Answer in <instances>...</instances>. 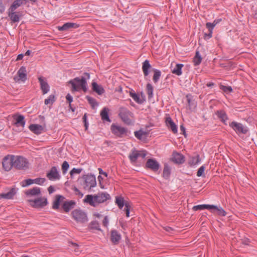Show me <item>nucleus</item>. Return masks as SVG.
<instances>
[{
    "mask_svg": "<svg viewBox=\"0 0 257 257\" xmlns=\"http://www.w3.org/2000/svg\"><path fill=\"white\" fill-rule=\"evenodd\" d=\"M84 76L80 77H76L69 81V83L72 85V91H79L82 90L84 92H86L87 88V79L90 78V74L85 72L83 74Z\"/></svg>",
    "mask_w": 257,
    "mask_h": 257,
    "instance_id": "obj_1",
    "label": "nucleus"
},
{
    "mask_svg": "<svg viewBox=\"0 0 257 257\" xmlns=\"http://www.w3.org/2000/svg\"><path fill=\"white\" fill-rule=\"evenodd\" d=\"M110 198L109 194L106 192H101L94 195H87L84 199V202L93 207H96L98 204L103 203Z\"/></svg>",
    "mask_w": 257,
    "mask_h": 257,
    "instance_id": "obj_2",
    "label": "nucleus"
},
{
    "mask_svg": "<svg viewBox=\"0 0 257 257\" xmlns=\"http://www.w3.org/2000/svg\"><path fill=\"white\" fill-rule=\"evenodd\" d=\"M118 115L121 120L126 124H132L134 122L133 113L126 108L120 107L119 109Z\"/></svg>",
    "mask_w": 257,
    "mask_h": 257,
    "instance_id": "obj_3",
    "label": "nucleus"
},
{
    "mask_svg": "<svg viewBox=\"0 0 257 257\" xmlns=\"http://www.w3.org/2000/svg\"><path fill=\"white\" fill-rule=\"evenodd\" d=\"M84 180L83 184V188L85 190H90L96 185V179L94 175H86L82 177Z\"/></svg>",
    "mask_w": 257,
    "mask_h": 257,
    "instance_id": "obj_4",
    "label": "nucleus"
},
{
    "mask_svg": "<svg viewBox=\"0 0 257 257\" xmlns=\"http://www.w3.org/2000/svg\"><path fill=\"white\" fill-rule=\"evenodd\" d=\"M13 158L14 161V168L20 170L28 167V162L24 157L13 155Z\"/></svg>",
    "mask_w": 257,
    "mask_h": 257,
    "instance_id": "obj_5",
    "label": "nucleus"
},
{
    "mask_svg": "<svg viewBox=\"0 0 257 257\" xmlns=\"http://www.w3.org/2000/svg\"><path fill=\"white\" fill-rule=\"evenodd\" d=\"M73 218L78 222L84 223L87 221L86 214L80 209H75L71 213Z\"/></svg>",
    "mask_w": 257,
    "mask_h": 257,
    "instance_id": "obj_6",
    "label": "nucleus"
},
{
    "mask_svg": "<svg viewBox=\"0 0 257 257\" xmlns=\"http://www.w3.org/2000/svg\"><path fill=\"white\" fill-rule=\"evenodd\" d=\"M13 155H8L3 160V167L6 171H10L14 167Z\"/></svg>",
    "mask_w": 257,
    "mask_h": 257,
    "instance_id": "obj_7",
    "label": "nucleus"
},
{
    "mask_svg": "<svg viewBox=\"0 0 257 257\" xmlns=\"http://www.w3.org/2000/svg\"><path fill=\"white\" fill-rule=\"evenodd\" d=\"M30 205L35 208H40L45 206L48 202L45 197H39L35 200H29Z\"/></svg>",
    "mask_w": 257,
    "mask_h": 257,
    "instance_id": "obj_8",
    "label": "nucleus"
},
{
    "mask_svg": "<svg viewBox=\"0 0 257 257\" xmlns=\"http://www.w3.org/2000/svg\"><path fill=\"white\" fill-rule=\"evenodd\" d=\"M229 126L232 127L237 134H245L248 131L246 127H244L241 123L235 121H232L229 124Z\"/></svg>",
    "mask_w": 257,
    "mask_h": 257,
    "instance_id": "obj_9",
    "label": "nucleus"
},
{
    "mask_svg": "<svg viewBox=\"0 0 257 257\" xmlns=\"http://www.w3.org/2000/svg\"><path fill=\"white\" fill-rule=\"evenodd\" d=\"M18 76H15L14 80L16 82L22 81L24 82L27 80V72L26 68L22 66L17 72Z\"/></svg>",
    "mask_w": 257,
    "mask_h": 257,
    "instance_id": "obj_10",
    "label": "nucleus"
},
{
    "mask_svg": "<svg viewBox=\"0 0 257 257\" xmlns=\"http://www.w3.org/2000/svg\"><path fill=\"white\" fill-rule=\"evenodd\" d=\"M111 130L113 134L119 137H122L127 132L126 129L124 127L113 124L111 126Z\"/></svg>",
    "mask_w": 257,
    "mask_h": 257,
    "instance_id": "obj_11",
    "label": "nucleus"
},
{
    "mask_svg": "<svg viewBox=\"0 0 257 257\" xmlns=\"http://www.w3.org/2000/svg\"><path fill=\"white\" fill-rule=\"evenodd\" d=\"M146 166L154 172L157 171L160 168L159 163L155 159H149L146 162Z\"/></svg>",
    "mask_w": 257,
    "mask_h": 257,
    "instance_id": "obj_12",
    "label": "nucleus"
},
{
    "mask_svg": "<svg viewBox=\"0 0 257 257\" xmlns=\"http://www.w3.org/2000/svg\"><path fill=\"white\" fill-rule=\"evenodd\" d=\"M47 177L50 180H56L60 178V176L56 167H53L47 173Z\"/></svg>",
    "mask_w": 257,
    "mask_h": 257,
    "instance_id": "obj_13",
    "label": "nucleus"
},
{
    "mask_svg": "<svg viewBox=\"0 0 257 257\" xmlns=\"http://www.w3.org/2000/svg\"><path fill=\"white\" fill-rule=\"evenodd\" d=\"M15 11V10L12 11L11 9H8V16L13 23L19 22L21 17L20 13L16 12Z\"/></svg>",
    "mask_w": 257,
    "mask_h": 257,
    "instance_id": "obj_14",
    "label": "nucleus"
},
{
    "mask_svg": "<svg viewBox=\"0 0 257 257\" xmlns=\"http://www.w3.org/2000/svg\"><path fill=\"white\" fill-rule=\"evenodd\" d=\"M38 80L40 83L41 89L42 91L43 94H45L47 93L49 91L50 87L46 78L42 76H40L38 77Z\"/></svg>",
    "mask_w": 257,
    "mask_h": 257,
    "instance_id": "obj_15",
    "label": "nucleus"
},
{
    "mask_svg": "<svg viewBox=\"0 0 257 257\" xmlns=\"http://www.w3.org/2000/svg\"><path fill=\"white\" fill-rule=\"evenodd\" d=\"M13 118L15 120L14 124L18 126L24 127L25 125V117L23 115L16 114L13 115Z\"/></svg>",
    "mask_w": 257,
    "mask_h": 257,
    "instance_id": "obj_16",
    "label": "nucleus"
},
{
    "mask_svg": "<svg viewBox=\"0 0 257 257\" xmlns=\"http://www.w3.org/2000/svg\"><path fill=\"white\" fill-rule=\"evenodd\" d=\"M121 238V234L116 230H112L110 232V240L114 244H117Z\"/></svg>",
    "mask_w": 257,
    "mask_h": 257,
    "instance_id": "obj_17",
    "label": "nucleus"
},
{
    "mask_svg": "<svg viewBox=\"0 0 257 257\" xmlns=\"http://www.w3.org/2000/svg\"><path fill=\"white\" fill-rule=\"evenodd\" d=\"M172 160L175 163L181 164L185 162V157L181 154L174 152L172 155Z\"/></svg>",
    "mask_w": 257,
    "mask_h": 257,
    "instance_id": "obj_18",
    "label": "nucleus"
},
{
    "mask_svg": "<svg viewBox=\"0 0 257 257\" xmlns=\"http://www.w3.org/2000/svg\"><path fill=\"white\" fill-rule=\"evenodd\" d=\"M29 128L31 132L37 135L41 134L44 131V127L40 124H32L29 125Z\"/></svg>",
    "mask_w": 257,
    "mask_h": 257,
    "instance_id": "obj_19",
    "label": "nucleus"
},
{
    "mask_svg": "<svg viewBox=\"0 0 257 257\" xmlns=\"http://www.w3.org/2000/svg\"><path fill=\"white\" fill-rule=\"evenodd\" d=\"M64 199V196L60 195H56L53 203V208L55 210L58 209L60 204L63 203Z\"/></svg>",
    "mask_w": 257,
    "mask_h": 257,
    "instance_id": "obj_20",
    "label": "nucleus"
},
{
    "mask_svg": "<svg viewBox=\"0 0 257 257\" xmlns=\"http://www.w3.org/2000/svg\"><path fill=\"white\" fill-rule=\"evenodd\" d=\"M166 123L167 126L170 128L173 133H177V127L170 116L166 118Z\"/></svg>",
    "mask_w": 257,
    "mask_h": 257,
    "instance_id": "obj_21",
    "label": "nucleus"
},
{
    "mask_svg": "<svg viewBox=\"0 0 257 257\" xmlns=\"http://www.w3.org/2000/svg\"><path fill=\"white\" fill-rule=\"evenodd\" d=\"M79 27V25L73 23H66L62 26L58 27L59 31H66L72 28H77Z\"/></svg>",
    "mask_w": 257,
    "mask_h": 257,
    "instance_id": "obj_22",
    "label": "nucleus"
},
{
    "mask_svg": "<svg viewBox=\"0 0 257 257\" xmlns=\"http://www.w3.org/2000/svg\"><path fill=\"white\" fill-rule=\"evenodd\" d=\"M16 190L14 188H11L9 192L0 194V198L10 199L13 198L16 194Z\"/></svg>",
    "mask_w": 257,
    "mask_h": 257,
    "instance_id": "obj_23",
    "label": "nucleus"
},
{
    "mask_svg": "<svg viewBox=\"0 0 257 257\" xmlns=\"http://www.w3.org/2000/svg\"><path fill=\"white\" fill-rule=\"evenodd\" d=\"M75 202L73 201H64L62 204V208L66 212H69L72 208H73L75 205Z\"/></svg>",
    "mask_w": 257,
    "mask_h": 257,
    "instance_id": "obj_24",
    "label": "nucleus"
},
{
    "mask_svg": "<svg viewBox=\"0 0 257 257\" xmlns=\"http://www.w3.org/2000/svg\"><path fill=\"white\" fill-rule=\"evenodd\" d=\"M92 87L93 90L98 95H101L104 92L103 88L101 85L97 84L95 82L92 83Z\"/></svg>",
    "mask_w": 257,
    "mask_h": 257,
    "instance_id": "obj_25",
    "label": "nucleus"
},
{
    "mask_svg": "<svg viewBox=\"0 0 257 257\" xmlns=\"http://www.w3.org/2000/svg\"><path fill=\"white\" fill-rule=\"evenodd\" d=\"M40 193V188L37 187L29 189L26 192V194L28 196H36L39 195Z\"/></svg>",
    "mask_w": 257,
    "mask_h": 257,
    "instance_id": "obj_26",
    "label": "nucleus"
},
{
    "mask_svg": "<svg viewBox=\"0 0 257 257\" xmlns=\"http://www.w3.org/2000/svg\"><path fill=\"white\" fill-rule=\"evenodd\" d=\"M151 68V65H150L149 60H146L143 63L142 70L144 73L145 77L148 76L149 74V70Z\"/></svg>",
    "mask_w": 257,
    "mask_h": 257,
    "instance_id": "obj_27",
    "label": "nucleus"
},
{
    "mask_svg": "<svg viewBox=\"0 0 257 257\" xmlns=\"http://www.w3.org/2000/svg\"><path fill=\"white\" fill-rule=\"evenodd\" d=\"M109 109L107 107H104L102 110L101 111L100 115L101 117V119L103 121H107L108 122H110L111 120L108 116V112Z\"/></svg>",
    "mask_w": 257,
    "mask_h": 257,
    "instance_id": "obj_28",
    "label": "nucleus"
},
{
    "mask_svg": "<svg viewBox=\"0 0 257 257\" xmlns=\"http://www.w3.org/2000/svg\"><path fill=\"white\" fill-rule=\"evenodd\" d=\"M216 114L220 120L226 124V121L228 119V117L225 111L222 110H218L216 111Z\"/></svg>",
    "mask_w": 257,
    "mask_h": 257,
    "instance_id": "obj_29",
    "label": "nucleus"
},
{
    "mask_svg": "<svg viewBox=\"0 0 257 257\" xmlns=\"http://www.w3.org/2000/svg\"><path fill=\"white\" fill-rule=\"evenodd\" d=\"M135 136L139 140H142L145 139L148 134V133L140 130L138 131H136L134 133Z\"/></svg>",
    "mask_w": 257,
    "mask_h": 257,
    "instance_id": "obj_30",
    "label": "nucleus"
},
{
    "mask_svg": "<svg viewBox=\"0 0 257 257\" xmlns=\"http://www.w3.org/2000/svg\"><path fill=\"white\" fill-rule=\"evenodd\" d=\"M200 162L199 155H197L195 156L190 157L189 159L188 163L190 166H195Z\"/></svg>",
    "mask_w": 257,
    "mask_h": 257,
    "instance_id": "obj_31",
    "label": "nucleus"
},
{
    "mask_svg": "<svg viewBox=\"0 0 257 257\" xmlns=\"http://www.w3.org/2000/svg\"><path fill=\"white\" fill-rule=\"evenodd\" d=\"M183 67L182 64H177L176 65L175 67L172 70V72L178 76L182 74V68Z\"/></svg>",
    "mask_w": 257,
    "mask_h": 257,
    "instance_id": "obj_32",
    "label": "nucleus"
},
{
    "mask_svg": "<svg viewBox=\"0 0 257 257\" xmlns=\"http://www.w3.org/2000/svg\"><path fill=\"white\" fill-rule=\"evenodd\" d=\"M128 157L132 162H136L138 158L139 157V151L136 150H133L130 153Z\"/></svg>",
    "mask_w": 257,
    "mask_h": 257,
    "instance_id": "obj_33",
    "label": "nucleus"
},
{
    "mask_svg": "<svg viewBox=\"0 0 257 257\" xmlns=\"http://www.w3.org/2000/svg\"><path fill=\"white\" fill-rule=\"evenodd\" d=\"M130 96L132 98L138 103L142 104L144 102V99L140 97V96L135 92H130Z\"/></svg>",
    "mask_w": 257,
    "mask_h": 257,
    "instance_id": "obj_34",
    "label": "nucleus"
},
{
    "mask_svg": "<svg viewBox=\"0 0 257 257\" xmlns=\"http://www.w3.org/2000/svg\"><path fill=\"white\" fill-rule=\"evenodd\" d=\"M171 174V169L170 167L167 165L165 164L164 166L163 172V177L166 179H168L169 178V176Z\"/></svg>",
    "mask_w": 257,
    "mask_h": 257,
    "instance_id": "obj_35",
    "label": "nucleus"
},
{
    "mask_svg": "<svg viewBox=\"0 0 257 257\" xmlns=\"http://www.w3.org/2000/svg\"><path fill=\"white\" fill-rule=\"evenodd\" d=\"M202 61V58L199 51H196L195 53V55L193 58V63L194 65L197 66L200 64Z\"/></svg>",
    "mask_w": 257,
    "mask_h": 257,
    "instance_id": "obj_36",
    "label": "nucleus"
},
{
    "mask_svg": "<svg viewBox=\"0 0 257 257\" xmlns=\"http://www.w3.org/2000/svg\"><path fill=\"white\" fill-rule=\"evenodd\" d=\"M212 212L222 216H224L226 214L225 211L222 208L218 207L217 206H216V208H214V210L212 211Z\"/></svg>",
    "mask_w": 257,
    "mask_h": 257,
    "instance_id": "obj_37",
    "label": "nucleus"
},
{
    "mask_svg": "<svg viewBox=\"0 0 257 257\" xmlns=\"http://www.w3.org/2000/svg\"><path fill=\"white\" fill-rule=\"evenodd\" d=\"M24 4L22 3L21 0H15L13 3L12 5L9 8L12 10H16L17 8L23 5Z\"/></svg>",
    "mask_w": 257,
    "mask_h": 257,
    "instance_id": "obj_38",
    "label": "nucleus"
},
{
    "mask_svg": "<svg viewBox=\"0 0 257 257\" xmlns=\"http://www.w3.org/2000/svg\"><path fill=\"white\" fill-rule=\"evenodd\" d=\"M115 203L120 209H122L123 206H125L123 198L121 196H117L115 197Z\"/></svg>",
    "mask_w": 257,
    "mask_h": 257,
    "instance_id": "obj_39",
    "label": "nucleus"
},
{
    "mask_svg": "<svg viewBox=\"0 0 257 257\" xmlns=\"http://www.w3.org/2000/svg\"><path fill=\"white\" fill-rule=\"evenodd\" d=\"M153 71L154 73L153 77V80L154 83H156L158 82L161 77V72L158 69H154Z\"/></svg>",
    "mask_w": 257,
    "mask_h": 257,
    "instance_id": "obj_40",
    "label": "nucleus"
},
{
    "mask_svg": "<svg viewBox=\"0 0 257 257\" xmlns=\"http://www.w3.org/2000/svg\"><path fill=\"white\" fill-rule=\"evenodd\" d=\"M221 19H217V20H215L213 23H207L206 24V28L208 29H211V30H212L214 29V27L217 24H218L220 21H221Z\"/></svg>",
    "mask_w": 257,
    "mask_h": 257,
    "instance_id": "obj_41",
    "label": "nucleus"
},
{
    "mask_svg": "<svg viewBox=\"0 0 257 257\" xmlns=\"http://www.w3.org/2000/svg\"><path fill=\"white\" fill-rule=\"evenodd\" d=\"M153 90L152 85L150 83H148L147 84V92L149 99L152 98L153 96Z\"/></svg>",
    "mask_w": 257,
    "mask_h": 257,
    "instance_id": "obj_42",
    "label": "nucleus"
},
{
    "mask_svg": "<svg viewBox=\"0 0 257 257\" xmlns=\"http://www.w3.org/2000/svg\"><path fill=\"white\" fill-rule=\"evenodd\" d=\"M86 98L88 102L89 103V104L91 105V106L93 108H94L95 106H97L98 105L96 100L94 98L89 96H87Z\"/></svg>",
    "mask_w": 257,
    "mask_h": 257,
    "instance_id": "obj_43",
    "label": "nucleus"
},
{
    "mask_svg": "<svg viewBox=\"0 0 257 257\" xmlns=\"http://www.w3.org/2000/svg\"><path fill=\"white\" fill-rule=\"evenodd\" d=\"M55 101V96L54 95H50L45 100V104L48 105L49 104H52Z\"/></svg>",
    "mask_w": 257,
    "mask_h": 257,
    "instance_id": "obj_44",
    "label": "nucleus"
},
{
    "mask_svg": "<svg viewBox=\"0 0 257 257\" xmlns=\"http://www.w3.org/2000/svg\"><path fill=\"white\" fill-rule=\"evenodd\" d=\"M34 179H28L25 180L22 182V186H23L24 187L28 186L32 184H34Z\"/></svg>",
    "mask_w": 257,
    "mask_h": 257,
    "instance_id": "obj_45",
    "label": "nucleus"
},
{
    "mask_svg": "<svg viewBox=\"0 0 257 257\" xmlns=\"http://www.w3.org/2000/svg\"><path fill=\"white\" fill-rule=\"evenodd\" d=\"M69 165L67 161H64L62 165V170L63 174H65L68 171Z\"/></svg>",
    "mask_w": 257,
    "mask_h": 257,
    "instance_id": "obj_46",
    "label": "nucleus"
},
{
    "mask_svg": "<svg viewBox=\"0 0 257 257\" xmlns=\"http://www.w3.org/2000/svg\"><path fill=\"white\" fill-rule=\"evenodd\" d=\"M90 228L92 229H95L98 230H100V228L99 227V223L96 221H92L90 223Z\"/></svg>",
    "mask_w": 257,
    "mask_h": 257,
    "instance_id": "obj_47",
    "label": "nucleus"
},
{
    "mask_svg": "<svg viewBox=\"0 0 257 257\" xmlns=\"http://www.w3.org/2000/svg\"><path fill=\"white\" fill-rule=\"evenodd\" d=\"M82 171V169L81 168H73L70 172V174L71 176H73L74 174H80Z\"/></svg>",
    "mask_w": 257,
    "mask_h": 257,
    "instance_id": "obj_48",
    "label": "nucleus"
},
{
    "mask_svg": "<svg viewBox=\"0 0 257 257\" xmlns=\"http://www.w3.org/2000/svg\"><path fill=\"white\" fill-rule=\"evenodd\" d=\"M46 181L45 178H38L34 179V182L35 184L42 185Z\"/></svg>",
    "mask_w": 257,
    "mask_h": 257,
    "instance_id": "obj_49",
    "label": "nucleus"
},
{
    "mask_svg": "<svg viewBox=\"0 0 257 257\" xmlns=\"http://www.w3.org/2000/svg\"><path fill=\"white\" fill-rule=\"evenodd\" d=\"M221 89L225 92H231L232 91V89L231 86H226L221 85Z\"/></svg>",
    "mask_w": 257,
    "mask_h": 257,
    "instance_id": "obj_50",
    "label": "nucleus"
},
{
    "mask_svg": "<svg viewBox=\"0 0 257 257\" xmlns=\"http://www.w3.org/2000/svg\"><path fill=\"white\" fill-rule=\"evenodd\" d=\"M131 206L129 203L127 202L125 203V207L124 210L125 211L126 215L127 217L130 216V210Z\"/></svg>",
    "mask_w": 257,
    "mask_h": 257,
    "instance_id": "obj_51",
    "label": "nucleus"
},
{
    "mask_svg": "<svg viewBox=\"0 0 257 257\" xmlns=\"http://www.w3.org/2000/svg\"><path fill=\"white\" fill-rule=\"evenodd\" d=\"M205 170V167L204 166H201L198 169L197 172V176L198 177H200L202 175Z\"/></svg>",
    "mask_w": 257,
    "mask_h": 257,
    "instance_id": "obj_52",
    "label": "nucleus"
},
{
    "mask_svg": "<svg viewBox=\"0 0 257 257\" xmlns=\"http://www.w3.org/2000/svg\"><path fill=\"white\" fill-rule=\"evenodd\" d=\"M208 31L209 33L208 34H204V38L205 39H209L212 37L213 30L211 29H208Z\"/></svg>",
    "mask_w": 257,
    "mask_h": 257,
    "instance_id": "obj_53",
    "label": "nucleus"
},
{
    "mask_svg": "<svg viewBox=\"0 0 257 257\" xmlns=\"http://www.w3.org/2000/svg\"><path fill=\"white\" fill-rule=\"evenodd\" d=\"M204 209H207L208 210H211L212 212V211H213L214 210V208H216V205H214L204 204Z\"/></svg>",
    "mask_w": 257,
    "mask_h": 257,
    "instance_id": "obj_54",
    "label": "nucleus"
},
{
    "mask_svg": "<svg viewBox=\"0 0 257 257\" xmlns=\"http://www.w3.org/2000/svg\"><path fill=\"white\" fill-rule=\"evenodd\" d=\"M67 101L69 103V106H71V102L73 101V97L69 94H67L66 96Z\"/></svg>",
    "mask_w": 257,
    "mask_h": 257,
    "instance_id": "obj_55",
    "label": "nucleus"
},
{
    "mask_svg": "<svg viewBox=\"0 0 257 257\" xmlns=\"http://www.w3.org/2000/svg\"><path fill=\"white\" fill-rule=\"evenodd\" d=\"M82 119H83V122L84 123V126H85V130H87L88 128V123L87 121V115H86V113H85L83 115Z\"/></svg>",
    "mask_w": 257,
    "mask_h": 257,
    "instance_id": "obj_56",
    "label": "nucleus"
},
{
    "mask_svg": "<svg viewBox=\"0 0 257 257\" xmlns=\"http://www.w3.org/2000/svg\"><path fill=\"white\" fill-rule=\"evenodd\" d=\"M203 209H204V204L194 206L193 207V210L194 211H197L198 210H203Z\"/></svg>",
    "mask_w": 257,
    "mask_h": 257,
    "instance_id": "obj_57",
    "label": "nucleus"
},
{
    "mask_svg": "<svg viewBox=\"0 0 257 257\" xmlns=\"http://www.w3.org/2000/svg\"><path fill=\"white\" fill-rule=\"evenodd\" d=\"M146 155H147V153L146 151H139V157H141L142 158L144 159L145 158Z\"/></svg>",
    "mask_w": 257,
    "mask_h": 257,
    "instance_id": "obj_58",
    "label": "nucleus"
},
{
    "mask_svg": "<svg viewBox=\"0 0 257 257\" xmlns=\"http://www.w3.org/2000/svg\"><path fill=\"white\" fill-rule=\"evenodd\" d=\"M102 223L104 226H105V227L107 226V225L108 224V219L107 216H105V217L104 218V219L103 220Z\"/></svg>",
    "mask_w": 257,
    "mask_h": 257,
    "instance_id": "obj_59",
    "label": "nucleus"
},
{
    "mask_svg": "<svg viewBox=\"0 0 257 257\" xmlns=\"http://www.w3.org/2000/svg\"><path fill=\"white\" fill-rule=\"evenodd\" d=\"M73 190L75 191V193L77 195H79L81 197H82L83 194L80 192V191L76 187H74Z\"/></svg>",
    "mask_w": 257,
    "mask_h": 257,
    "instance_id": "obj_60",
    "label": "nucleus"
},
{
    "mask_svg": "<svg viewBox=\"0 0 257 257\" xmlns=\"http://www.w3.org/2000/svg\"><path fill=\"white\" fill-rule=\"evenodd\" d=\"M72 246H73L74 248H75L74 250H75V252H79V250H78V245L76 243H72Z\"/></svg>",
    "mask_w": 257,
    "mask_h": 257,
    "instance_id": "obj_61",
    "label": "nucleus"
},
{
    "mask_svg": "<svg viewBox=\"0 0 257 257\" xmlns=\"http://www.w3.org/2000/svg\"><path fill=\"white\" fill-rule=\"evenodd\" d=\"M48 190L49 194H52V193L54 192L55 190L52 186H50L48 188Z\"/></svg>",
    "mask_w": 257,
    "mask_h": 257,
    "instance_id": "obj_62",
    "label": "nucleus"
},
{
    "mask_svg": "<svg viewBox=\"0 0 257 257\" xmlns=\"http://www.w3.org/2000/svg\"><path fill=\"white\" fill-rule=\"evenodd\" d=\"M98 170H99V173L100 174L104 175L106 177H107V174L106 172H103V170L101 168H99Z\"/></svg>",
    "mask_w": 257,
    "mask_h": 257,
    "instance_id": "obj_63",
    "label": "nucleus"
},
{
    "mask_svg": "<svg viewBox=\"0 0 257 257\" xmlns=\"http://www.w3.org/2000/svg\"><path fill=\"white\" fill-rule=\"evenodd\" d=\"M180 131L185 136V128L182 125L180 126Z\"/></svg>",
    "mask_w": 257,
    "mask_h": 257,
    "instance_id": "obj_64",
    "label": "nucleus"
}]
</instances>
